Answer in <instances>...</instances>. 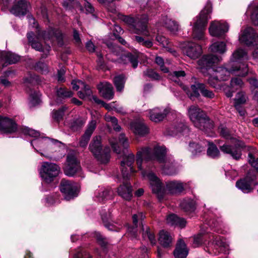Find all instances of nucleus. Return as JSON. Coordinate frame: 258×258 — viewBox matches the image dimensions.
<instances>
[{
  "label": "nucleus",
  "instance_id": "nucleus-18",
  "mask_svg": "<svg viewBox=\"0 0 258 258\" xmlns=\"http://www.w3.org/2000/svg\"><path fill=\"white\" fill-rule=\"evenodd\" d=\"M244 147V144L238 141L234 146L224 144L220 147V149L223 153L230 155L233 159L238 160L241 156V149Z\"/></svg>",
  "mask_w": 258,
  "mask_h": 258
},
{
  "label": "nucleus",
  "instance_id": "nucleus-45",
  "mask_svg": "<svg viewBox=\"0 0 258 258\" xmlns=\"http://www.w3.org/2000/svg\"><path fill=\"white\" fill-rule=\"evenodd\" d=\"M112 194V191L109 189H103L95 194L96 197L99 201L110 199Z\"/></svg>",
  "mask_w": 258,
  "mask_h": 258
},
{
  "label": "nucleus",
  "instance_id": "nucleus-58",
  "mask_svg": "<svg viewBox=\"0 0 258 258\" xmlns=\"http://www.w3.org/2000/svg\"><path fill=\"white\" fill-rule=\"evenodd\" d=\"M208 237L207 235H203L202 234H199L194 237L193 245L195 247H198L201 245L204 240Z\"/></svg>",
  "mask_w": 258,
  "mask_h": 258
},
{
  "label": "nucleus",
  "instance_id": "nucleus-63",
  "mask_svg": "<svg viewBox=\"0 0 258 258\" xmlns=\"http://www.w3.org/2000/svg\"><path fill=\"white\" fill-rule=\"evenodd\" d=\"M155 62L157 64L160 66L161 70L162 71H163L164 73L168 72V69L164 66V60L161 57H156Z\"/></svg>",
  "mask_w": 258,
  "mask_h": 258
},
{
  "label": "nucleus",
  "instance_id": "nucleus-52",
  "mask_svg": "<svg viewBox=\"0 0 258 258\" xmlns=\"http://www.w3.org/2000/svg\"><path fill=\"white\" fill-rule=\"evenodd\" d=\"M85 120L80 118L71 122L70 127L73 131H77L80 130L85 124Z\"/></svg>",
  "mask_w": 258,
  "mask_h": 258
},
{
  "label": "nucleus",
  "instance_id": "nucleus-12",
  "mask_svg": "<svg viewBox=\"0 0 258 258\" xmlns=\"http://www.w3.org/2000/svg\"><path fill=\"white\" fill-rule=\"evenodd\" d=\"M56 144H61V142L58 140L47 137H40L38 139H34L31 142V145L37 152L40 153L41 156H43L47 158L49 157L44 155L42 152L47 150L52 145Z\"/></svg>",
  "mask_w": 258,
  "mask_h": 258
},
{
  "label": "nucleus",
  "instance_id": "nucleus-10",
  "mask_svg": "<svg viewBox=\"0 0 258 258\" xmlns=\"http://www.w3.org/2000/svg\"><path fill=\"white\" fill-rule=\"evenodd\" d=\"M64 173L69 176H82V168L80 162L73 153H69L67 156Z\"/></svg>",
  "mask_w": 258,
  "mask_h": 258
},
{
  "label": "nucleus",
  "instance_id": "nucleus-32",
  "mask_svg": "<svg viewBox=\"0 0 258 258\" xmlns=\"http://www.w3.org/2000/svg\"><path fill=\"white\" fill-rule=\"evenodd\" d=\"M185 185L180 181H168L166 183V189L170 194H179L184 190Z\"/></svg>",
  "mask_w": 258,
  "mask_h": 258
},
{
  "label": "nucleus",
  "instance_id": "nucleus-14",
  "mask_svg": "<svg viewBox=\"0 0 258 258\" xmlns=\"http://www.w3.org/2000/svg\"><path fill=\"white\" fill-rule=\"evenodd\" d=\"M229 29V25L223 20L212 21L209 27L210 34L213 37H220L224 35Z\"/></svg>",
  "mask_w": 258,
  "mask_h": 258
},
{
  "label": "nucleus",
  "instance_id": "nucleus-36",
  "mask_svg": "<svg viewBox=\"0 0 258 258\" xmlns=\"http://www.w3.org/2000/svg\"><path fill=\"white\" fill-rule=\"evenodd\" d=\"M102 219L104 225L108 230L111 231H118L120 229L119 226L115 225L111 220V216L109 213L102 214L101 215Z\"/></svg>",
  "mask_w": 258,
  "mask_h": 258
},
{
  "label": "nucleus",
  "instance_id": "nucleus-7",
  "mask_svg": "<svg viewBox=\"0 0 258 258\" xmlns=\"http://www.w3.org/2000/svg\"><path fill=\"white\" fill-rule=\"evenodd\" d=\"M89 149L94 157L101 163L106 164L110 159V149L105 147L103 149L101 142V137L96 136L91 142Z\"/></svg>",
  "mask_w": 258,
  "mask_h": 258
},
{
  "label": "nucleus",
  "instance_id": "nucleus-25",
  "mask_svg": "<svg viewBox=\"0 0 258 258\" xmlns=\"http://www.w3.org/2000/svg\"><path fill=\"white\" fill-rule=\"evenodd\" d=\"M131 128L137 135L143 136L149 132V128L142 120H138L133 121L130 124Z\"/></svg>",
  "mask_w": 258,
  "mask_h": 258
},
{
  "label": "nucleus",
  "instance_id": "nucleus-60",
  "mask_svg": "<svg viewBox=\"0 0 258 258\" xmlns=\"http://www.w3.org/2000/svg\"><path fill=\"white\" fill-rule=\"evenodd\" d=\"M96 126V122L94 120H92L88 124L87 130L85 134L91 137L93 132L95 130Z\"/></svg>",
  "mask_w": 258,
  "mask_h": 258
},
{
  "label": "nucleus",
  "instance_id": "nucleus-21",
  "mask_svg": "<svg viewBox=\"0 0 258 258\" xmlns=\"http://www.w3.org/2000/svg\"><path fill=\"white\" fill-rule=\"evenodd\" d=\"M183 52L191 59H197L202 53L201 46L192 42H187L182 47Z\"/></svg>",
  "mask_w": 258,
  "mask_h": 258
},
{
  "label": "nucleus",
  "instance_id": "nucleus-3",
  "mask_svg": "<svg viewBox=\"0 0 258 258\" xmlns=\"http://www.w3.org/2000/svg\"><path fill=\"white\" fill-rule=\"evenodd\" d=\"M211 12L212 5L208 2L199 15L194 20L192 36L195 39L201 40L204 38L205 27L208 19L210 18L209 15Z\"/></svg>",
  "mask_w": 258,
  "mask_h": 258
},
{
  "label": "nucleus",
  "instance_id": "nucleus-46",
  "mask_svg": "<svg viewBox=\"0 0 258 258\" xmlns=\"http://www.w3.org/2000/svg\"><path fill=\"white\" fill-rule=\"evenodd\" d=\"M247 99V97L245 93L242 91L237 93L234 99V105L236 109H238V106L245 103Z\"/></svg>",
  "mask_w": 258,
  "mask_h": 258
},
{
  "label": "nucleus",
  "instance_id": "nucleus-13",
  "mask_svg": "<svg viewBox=\"0 0 258 258\" xmlns=\"http://www.w3.org/2000/svg\"><path fill=\"white\" fill-rule=\"evenodd\" d=\"M221 59V57L213 54L204 55L198 61V68L205 75L207 71H210L208 74L210 75L212 72L211 70L213 69L212 68L213 66L220 61Z\"/></svg>",
  "mask_w": 258,
  "mask_h": 258
},
{
  "label": "nucleus",
  "instance_id": "nucleus-15",
  "mask_svg": "<svg viewBox=\"0 0 258 258\" xmlns=\"http://www.w3.org/2000/svg\"><path fill=\"white\" fill-rule=\"evenodd\" d=\"M150 119L155 122H159L163 120L166 116L171 112L168 107H155L147 111Z\"/></svg>",
  "mask_w": 258,
  "mask_h": 258
},
{
  "label": "nucleus",
  "instance_id": "nucleus-19",
  "mask_svg": "<svg viewBox=\"0 0 258 258\" xmlns=\"http://www.w3.org/2000/svg\"><path fill=\"white\" fill-rule=\"evenodd\" d=\"M109 142L113 151L117 154L121 153L122 151L121 148L127 149L129 146L127 139L123 134H120L118 139L114 137L110 138Z\"/></svg>",
  "mask_w": 258,
  "mask_h": 258
},
{
  "label": "nucleus",
  "instance_id": "nucleus-1",
  "mask_svg": "<svg viewBox=\"0 0 258 258\" xmlns=\"http://www.w3.org/2000/svg\"><path fill=\"white\" fill-rule=\"evenodd\" d=\"M144 160H156L159 163H162V172L167 175H173L177 172L174 160L171 156L166 154V149L165 147L158 145L143 147L137 153L136 162L138 169L142 170V176L149 180L153 191L160 194L163 190L162 184L155 173L152 172H146L143 170L142 164Z\"/></svg>",
  "mask_w": 258,
  "mask_h": 258
},
{
  "label": "nucleus",
  "instance_id": "nucleus-37",
  "mask_svg": "<svg viewBox=\"0 0 258 258\" xmlns=\"http://www.w3.org/2000/svg\"><path fill=\"white\" fill-rule=\"evenodd\" d=\"M166 222L170 225L178 226L181 228L184 227L186 224V221L184 219L178 217L173 214H170L167 217Z\"/></svg>",
  "mask_w": 258,
  "mask_h": 258
},
{
  "label": "nucleus",
  "instance_id": "nucleus-61",
  "mask_svg": "<svg viewBox=\"0 0 258 258\" xmlns=\"http://www.w3.org/2000/svg\"><path fill=\"white\" fill-rule=\"evenodd\" d=\"M156 39L159 43L163 47L165 48H168V45L169 44V41L168 39L164 36L158 34L156 36Z\"/></svg>",
  "mask_w": 258,
  "mask_h": 258
},
{
  "label": "nucleus",
  "instance_id": "nucleus-27",
  "mask_svg": "<svg viewBox=\"0 0 258 258\" xmlns=\"http://www.w3.org/2000/svg\"><path fill=\"white\" fill-rule=\"evenodd\" d=\"M19 55L10 51H2L0 52V60L4 63L3 67L13 63H15L19 61Z\"/></svg>",
  "mask_w": 258,
  "mask_h": 258
},
{
  "label": "nucleus",
  "instance_id": "nucleus-51",
  "mask_svg": "<svg viewBox=\"0 0 258 258\" xmlns=\"http://www.w3.org/2000/svg\"><path fill=\"white\" fill-rule=\"evenodd\" d=\"M56 93L57 97L62 99L71 97L73 95V92L71 91L62 87L58 89Z\"/></svg>",
  "mask_w": 258,
  "mask_h": 258
},
{
  "label": "nucleus",
  "instance_id": "nucleus-62",
  "mask_svg": "<svg viewBox=\"0 0 258 258\" xmlns=\"http://www.w3.org/2000/svg\"><path fill=\"white\" fill-rule=\"evenodd\" d=\"M74 258H91L89 253L84 249H80L74 256Z\"/></svg>",
  "mask_w": 258,
  "mask_h": 258
},
{
  "label": "nucleus",
  "instance_id": "nucleus-4",
  "mask_svg": "<svg viewBox=\"0 0 258 258\" xmlns=\"http://www.w3.org/2000/svg\"><path fill=\"white\" fill-rule=\"evenodd\" d=\"M188 115L194 125L200 130L207 132L213 127L212 121L198 106H190L188 109Z\"/></svg>",
  "mask_w": 258,
  "mask_h": 258
},
{
  "label": "nucleus",
  "instance_id": "nucleus-33",
  "mask_svg": "<svg viewBox=\"0 0 258 258\" xmlns=\"http://www.w3.org/2000/svg\"><path fill=\"white\" fill-rule=\"evenodd\" d=\"M201 84H202L199 83L195 85H192L190 86V89H189L187 86L184 85L183 84H181L180 87L188 97L191 99H192L194 97H199L200 96L199 91H200L199 85Z\"/></svg>",
  "mask_w": 258,
  "mask_h": 258
},
{
  "label": "nucleus",
  "instance_id": "nucleus-17",
  "mask_svg": "<svg viewBox=\"0 0 258 258\" xmlns=\"http://www.w3.org/2000/svg\"><path fill=\"white\" fill-rule=\"evenodd\" d=\"M135 161L134 155L132 153L129 154L124 157L121 161V170L123 178L128 179L131 173L135 172L133 168V164Z\"/></svg>",
  "mask_w": 258,
  "mask_h": 258
},
{
  "label": "nucleus",
  "instance_id": "nucleus-54",
  "mask_svg": "<svg viewBox=\"0 0 258 258\" xmlns=\"http://www.w3.org/2000/svg\"><path fill=\"white\" fill-rule=\"evenodd\" d=\"M122 59L124 58L125 60H128L131 63L133 68H136L138 64V57L136 55H133L131 53H128L126 55H122Z\"/></svg>",
  "mask_w": 258,
  "mask_h": 258
},
{
  "label": "nucleus",
  "instance_id": "nucleus-16",
  "mask_svg": "<svg viewBox=\"0 0 258 258\" xmlns=\"http://www.w3.org/2000/svg\"><path fill=\"white\" fill-rule=\"evenodd\" d=\"M240 43L249 46L253 45L258 41V35L251 27H247L241 31L239 36Z\"/></svg>",
  "mask_w": 258,
  "mask_h": 258
},
{
  "label": "nucleus",
  "instance_id": "nucleus-57",
  "mask_svg": "<svg viewBox=\"0 0 258 258\" xmlns=\"http://www.w3.org/2000/svg\"><path fill=\"white\" fill-rule=\"evenodd\" d=\"M136 40L141 45L147 48H150L153 46V42L151 40H145L142 37L136 36Z\"/></svg>",
  "mask_w": 258,
  "mask_h": 258
},
{
  "label": "nucleus",
  "instance_id": "nucleus-39",
  "mask_svg": "<svg viewBox=\"0 0 258 258\" xmlns=\"http://www.w3.org/2000/svg\"><path fill=\"white\" fill-rule=\"evenodd\" d=\"M209 49L212 52L223 54L226 51V45L224 42L217 41L212 44Z\"/></svg>",
  "mask_w": 258,
  "mask_h": 258
},
{
  "label": "nucleus",
  "instance_id": "nucleus-48",
  "mask_svg": "<svg viewBox=\"0 0 258 258\" xmlns=\"http://www.w3.org/2000/svg\"><path fill=\"white\" fill-rule=\"evenodd\" d=\"M125 83V77L123 75L116 76L114 79V83L117 91L121 92L123 88Z\"/></svg>",
  "mask_w": 258,
  "mask_h": 258
},
{
  "label": "nucleus",
  "instance_id": "nucleus-22",
  "mask_svg": "<svg viewBox=\"0 0 258 258\" xmlns=\"http://www.w3.org/2000/svg\"><path fill=\"white\" fill-rule=\"evenodd\" d=\"M17 125L11 118L0 115V131L4 133H12L16 132Z\"/></svg>",
  "mask_w": 258,
  "mask_h": 258
},
{
  "label": "nucleus",
  "instance_id": "nucleus-30",
  "mask_svg": "<svg viewBox=\"0 0 258 258\" xmlns=\"http://www.w3.org/2000/svg\"><path fill=\"white\" fill-rule=\"evenodd\" d=\"M29 4L25 0H20L12 9L11 12L21 17L26 14Z\"/></svg>",
  "mask_w": 258,
  "mask_h": 258
},
{
  "label": "nucleus",
  "instance_id": "nucleus-42",
  "mask_svg": "<svg viewBox=\"0 0 258 258\" xmlns=\"http://www.w3.org/2000/svg\"><path fill=\"white\" fill-rule=\"evenodd\" d=\"M206 145V143L200 145L196 143H190L189 145V150L194 156H196L205 151Z\"/></svg>",
  "mask_w": 258,
  "mask_h": 258
},
{
  "label": "nucleus",
  "instance_id": "nucleus-23",
  "mask_svg": "<svg viewBox=\"0 0 258 258\" xmlns=\"http://www.w3.org/2000/svg\"><path fill=\"white\" fill-rule=\"evenodd\" d=\"M72 85L74 90L81 89L78 93L79 97L81 99H85L87 97H90L92 93L89 87L81 80H73L72 82Z\"/></svg>",
  "mask_w": 258,
  "mask_h": 258
},
{
  "label": "nucleus",
  "instance_id": "nucleus-9",
  "mask_svg": "<svg viewBox=\"0 0 258 258\" xmlns=\"http://www.w3.org/2000/svg\"><path fill=\"white\" fill-rule=\"evenodd\" d=\"M211 236L213 242H208L206 251L214 254H217L220 252H228L229 244L225 239L218 236L212 235Z\"/></svg>",
  "mask_w": 258,
  "mask_h": 258
},
{
  "label": "nucleus",
  "instance_id": "nucleus-24",
  "mask_svg": "<svg viewBox=\"0 0 258 258\" xmlns=\"http://www.w3.org/2000/svg\"><path fill=\"white\" fill-rule=\"evenodd\" d=\"M244 86V84L242 79L234 77L231 79L230 81V86L224 88L225 95L227 97H231L233 93L236 90L242 88Z\"/></svg>",
  "mask_w": 258,
  "mask_h": 258
},
{
  "label": "nucleus",
  "instance_id": "nucleus-50",
  "mask_svg": "<svg viewBox=\"0 0 258 258\" xmlns=\"http://www.w3.org/2000/svg\"><path fill=\"white\" fill-rule=\"evenodd\" d=\"M93 235L98 244L101 246L103 250L105 251L108 245L107 240L99 232H95L93 233Z\"/></svg>",
  "mask_w": 258,
  "mask_h": 258
},
{
  "label": "nucleus",
  "instance_id": "nucleus-28",
  "mask_svg": "<svg viewBox=\"0 0 258 258\" xmlns=\"http://www.w3.org/2000/svg\"><path fill=\"white\" fill-rule=\"evenodd\" d=\"M98 89L102 96L106 99L111 100L113 98L114 93L112 85L108 82H103L98 85Z\"/></svg>",
  "mask_w": 258,
  "mask_h": 258
},
{
  "label": "nucleus",
  "instance_id": "nucleus-5",
  "mask_svg": "<svg viewBox=\"0 0 258 258\" xmlns=\"http://www.w3.org/2000/svg\"><path fill=\"white\" fill-rule=\"evenodd\" d=\"M148 20L146 15H139L135 18L127 16L123 18V21L128 25L130 31L147 37L151 36L147 26Z\"/></svg>",
  "mask_w": 258,
  "mask_h": 258
},
{
  "label": "nucleus",
  "instance_id": "nucleus-59",
  "mask_svg": "<svg viewBox=\"0 0 258 258\" xmlns=\"http://www.w3.org/2000/svg\"><path fill=\"white\" fill-rule=\"evenodd\" d=\"M35 69L42 74H46L48 72L47 64L42 62H39L36 64Z\"/></svg>",
  "mask_w": 258,
  "mask_h": 258
},
{
  "label": "nucleus",
  "instance_id": "nucleus-26",
  "mask_svg": "<svg viewBox=\"0 0 258 258\" xmlns=\"http://www.w3.org/2000/svg\"><path fill=\"white\" fill-rule=\"evenodd\" d=\"M123 184L121 185L117 188V192L119 196L122 198L126 201H130L131 200L133 194H132V187L130 183H128L126 180L127 179H124Z\"/></svg>",
  "mask_w": 258,
  "mask_h": 258
},
{
  "label": "nucleus",
  "instance_id": "nucleus-41",
  "mask_svg": "<svg viewBox=\"0 0 258 258\" xmlns=\"http://www.w3.org/2000/svg\"><path fill=\"white\" fill-rule=\"evenodd\" d=\"M172 238L169 233L166 231L162 230L159 233V241L164 247L169 245L171 242Z\"/></svg>",
  "mask_w": 258,
  "mask_h": 258
},
{
  "label": "nucleus",
  "instance_id": "nucleus-49",
  "mask_svg": "<svg viewBox=\"0 0 258 258\" xmlns=\"http://www.w3.org/2000/svg\"><path fill=\"white\" fill-rule=\"evenodd\" d=\"M209 147L207 150V155L213 158L218 157L220 155V152L217 147L213 143L208 142Z\"/></svg>",
  "mask_w": 258,
  "mask_h": 258
},
{
  "label": "nucleus",
  "instance_id": "nucleus-6",
  "mask_svg": "<svg viewBox=\"0 0 258 258\" xmlns=\"http://www.w3.org/2000/svg\"><path fill=\"white\" fill-rule=\"evenodd\" d=\"M248 59L247 52L244 49L238 48L233 51L228 62H232L233 67L237 68L239 77H245L249 71L246 62Z\"/></svg>",
  "mask_w": 258,
  "mask_h": 258
},
{
  "label": "nucleus",
  "instance_id": "nucleus-2",
  "mask_svg": "<svg viewBox=\"0 0 258 258\" xmlns=\"http://www.w3.org/2000/svg\"><path fill=\"white\" fill-rule=\"evenodd\" d=\"M232 62H227L222 67H217L212 69V72L208 80V84L212 87L218 89L220 87L219 82L228 80L230 75H235L239 76L237 68L232 66Z\"/></svg>",
  "mask_w": 258,
  "mask_h": 258
},
{
  "label": "nucleus",
  "instance_id": "nucleus-34",
  "mask_svg": "<svg viewBox=\"0 0 258 258\" xmlns=\"http://www.w3.org/2000/svg\"><path fill=\"white\" fill-rule=\"evenodd\" d=\"M188 250L184 242L180 239L178 240L176 249L174 251L175 257L176 258H186Z\"/></svg>",
  "mask_w": 258,
  "mask_h": 258
},
{
  "label": "nucleus",
  "instance_id": "nucleus-8",
  "mask_svg": "<svg viewBox=\"0 0 258 258\" xmlns=\"http://www.w3.org/2000/svg\"><path fill=\"white\" fill-rule=\"evenodd\" d=\"M59 172V168L55 163L43 162L39 169L41 177L47 183L52 181L54 177L57 176Z\"/></svg>",
  "mask_w": 258,
  "mask_h": 258
},
{
  "label": "nucleus",
  "instance_id": "nucleus-64",
  "mask_svg": "<svg viewBox=\"0 0 258 258\" xmlns=\"http://www.w3.org/2000/svg\"><path fill=\"white\" fill-rule=\"evenodd\" d=\"M30 102L33 105L38 104L40 102L39 94L38 93L34 92L30 95Z\"/></svg>",
  "mask_w": 258,
  "mask_h": 258
},
{
  "label": "nucleus",
  "instance_id": "nucleus-11",
  "mask_svg": "<svg viewBox=\"0 0 258 258\" xmlns=\"http://www.w3.org/2000/svg\"><path fill=\"white\" fill-rule=\"evenodd\" d=\"M59 188L63 194L64 199L68 201L77 197L79 192V186L77 183L65 179L61 180Z\"/></svg>",
  "mask_w": 258,
  "mask_h": 258
},
{
  "label": "nucleus",
  "instance_id": "nucleus-40",
  "mask_svg": "<svg viewBox=\"0 0 258 258\" xmlns=\"http://www.w3.org/2000/svg\"><path fill=\"white\" fill-rule=\"evenodd\" d=\"M185 76V73L183 71H176L172 73H170L168 75L169 78L172 81L178 84L180 86L182 83V80Z\"/></svg>",
  "mask_w": 258,
  "mask_h": 258
},
{
  "label": "nucleus",
  "instance_id": "nucleus-43",
  "mask_svg": "<svg viewBox=\"0 0 258 258\" xmlns=\"http://www.w3.org/2000/svg\"><path fill=\"white\" fill-rule=\"evenodd\" d=\"M142 230L143 238L145 239L148 238L152 245L156 243V240L155 238L154 234L150 231V229L148 226H144L142 224Z\"/></svg>",
  "mask_w": 258,
  "mask_h": 258
},
{
  "label": "nucleus",
  "instance_id": "nucleus-53",
  "mask_svg": "<svg viewBox=\"0 0 258 258\" xmlns=\"http://www.w3.org/2000/svg\"><path fill=\"white\" fill-rule=\"evenodd\" d=\"M200 91L202 95L206 98H213L215 96L214 93L208 89L205 84H201L199 85Z\"/></svg>",
  "mask_w": 258,
  "mask_h": 258
},
{
  "label": "nucleus",
  "instance_id": "nucleus-35",
  "mask_svg": "<svg viewBox=\"0 0 258 258\" xmlns=\"http://www.w3.org/2000/svg\"><path fill=\"white\" fill-rule=\"evenodd\" d=\"M247 13H250V19L253 24L258 26V5L256 1H253L249 5Z\"/></svg>",
  "mask_w": 258,
  "mask_h": 258
},
{
  "label": "nucleus",
  "instance_id": "nucleus-29",
  "mask_svg": "<svg viewBox=\"0 0 258 258\" xmlns=\"http://www.w3.org/2000/svg\"><path fill=\"white\" fill-rule=\"evenodd\" d=\"M145 217L142 213H139L133 216V224L135 227H128L127 228V235L131 238H136L137 237V223L142 221Z\"/></svg>",
  "mask_w": 258,
  "mask_h": 258
},
{
  "label": "nucleus",
  "instance_id": "nucleus-55",
  "mask_svg": "<svg viewBox=\"0 0 258 258\" xmlns=\"http://www.w3.org/2000/svg\"><path fill=\"white\" fill-rule=\"evenodd\" d=\"M22 132L24 135H28L33 138H37L40 136L39 132L28 127H24L22 128Z\"/></svg>",
  "mask_w": 258,
  "mask_h": 258
},
{
  "label": "nucleus",
  "instance_id": "nucleus-56",
  "mask_svg": "<svg viewBox=\"0 0 258 258\" xmlns=\"http://www.w3.org/2000/svg\"><path fill=\"white\" fill-rule=\"evenodd\" d=\"M67 107L63 106L58 110H53L52 111V117L56 120L59 121L62 118L65 110Z\"/></svg>",
  "mask_w": 258,
  "mask_h": 258
},
{
  "label": "nucleus",
  "instance_id": "nucleus-38",
  "mask_svg": "<svg viewBox=\"0 0 258 258\" xmlns=\"http://www.w3.org/2000/svg\"><path fill=\"white\" fill-rule=\"evenodd\" d=\"M33 34L32 32H29L27 34V38L32 48L39 51H45L46 53H48L50 50V47L46 46L45 47H43L39 42L36 40L33 41L32 40Z\"/></svg>",
  "mask_w": 258,
  "mask_h": 258
},
{
  "label": "nucleus",
  "instance_id": "nucleus-47",
  "mask_svg": "<svg viewBox=\"0 0 258 258\" xmlns=\"http://www.w3.org/2000/svg\"><path fill=\"white\" fill-rule=\"evenodd\" d=\"M164 25L169 31L173 33L176 32L178 30V24L175 21L170 19L166 18Z\"/></svg>",
  "mask_w": 258,
  "mask_h": 258
},
{
  "label": "nucleus",
  "instance_id": "nucleus-20",
  "mask_svg": "<svg viewBox=\"0 0 258 258\" xmlns=\"http://www.w3.org/2000/svg\"><path fill=\"white\" fill-rule=\"evenodd\" d=\"M255 176H251L249 173L244 178L236 182V187L244 193H248L252 191L253 186L257 184L254 180Z\"/></svg>",
  "mask_w": 258,
  "mask_h": 258
},
{
  "label": "nucleus",
  "instance_id": "nucleus-31",
  "mask_svg": "<svg viewBox=\"0 0 258 258\" xmlns=\"http://www.w3.org/2000/svg\"><path fill=\"white\" fill-rule=\"evenodd\" d=\"M168 134L170 136H176L179 134L185 135L189 132L188 127L182 122L174 124L167 129Z\"/></svg>",
  "mask_w": 258,
  "mask_h": 258
},
{
  "label": "nucleus",
  "instance_id": "nucleus-44",
  "mask_svg": "<svg viewBox=\"0 0 258 258\" xmlns=\"http://www.w3.org/2000/svg\"><path fill=\"white\" fill-rule=\"evenodd\" d=\"M180 206L182 209L187 212H192L195 209V202L190 199L182 201Z\"/></svg>",
  "mask_w": 258,
  "mask_h": 258
}]
</instances>
